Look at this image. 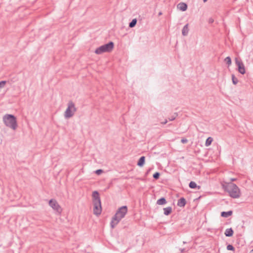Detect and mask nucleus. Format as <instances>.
<instances>
[{
	"mask_svg": "<svg viewBox=\"0 0 253 253\" xmlns=\"http://www.w3.org/2000/svg\"><path fill=\"white\" fill-rule=\"evenodd\" d=\"M236 180V178H227L225 174L222 178V182L226 184V185L222 184V188L228 193L230 197L233 199H238L242 195L240 188L236 184L232 182Z\"/></svg>",
	"mask_w": 253,
	"mask_h": 253,
	"instance_id": "f257e3e1",
	"label": "nucleus"
},
{
	"mask_svg": "<svg viewBox=\"0 0 253 253\" xmlns=\"http://www.w3.org/2000/svg\"><path fill=\"white\" fill-rule=\"evenodd\" d=\"M127 211V208L126 206H122L118 210L111 222V226L112 228H114L119 221L125 216Z\"/></svg>",
	"mask_w": 253,
	"mask_h": 253,
	"instance_id": "f03ea898",
	"label": "nucleus"
},
{
	"mask_svg": "<svg viewBox=\"0 0 253 253\" xmlns=\"http://www.w3.org/2000/svg\"><path fill=\"white\" fill-rule=\"evenodd\" d=\"M92 196L93 205V213L98 216L101 214L102 211L101 200L99 193L97 191H94L92 192Z\"/></svg>",
	"mask_w": 253,
	"mask_h": 253,
	"instance_id": "7ed1b4c3",
	"label": "nucleus"
},
{
	"mask_svg": "<svg viewBox=\"0 0 253 253\" xmlns=\"http://www.w3.org/2000/svg\"><path fill=\"white\" fill-rule=\"evenodd\" d=\"M2 120L6 126L14 130L17 128L18 126L17 120L13 115L6 114L3 116Z\"/></svg>",
	"mask_w": 253,
	"mask_h": 253,
	"instance_id": "20e7f679",
	"label": "nucleus"
},
{
	"mask_svg": "<svg viewBox=\"0 0 253 253\" xmlns=\"http://www.w3.org/2000/svg\"><path fill=\"white\" fill-rule=\"evenodd\" d=\"M114 47V42H110L97 48L95 50V53L97 54H101L104 52H110L113 50Z\"/></svg>",
	"mask_w": 253,
	"mask_h": 253,
	"instance_id": "39448f33",
	"label": "nucleus"
},
{
	"mask_svg": "<svg viewBox=\"0 0 253 253\" xmlns=\"http://www.w3.org/2000/svg\"><path fill=\"white\" fill-rule=\"evenodd\" d=\"M77 108L75 103L72 101H69L68 103V107L64 113V117L66 119L71 118L76 112Z\"/></svg>",
	"mask_w": 253,
	"mask_h": 253,
	"instance_id": "423d86ee",
	"label": "nucleus"
},
{
	"mask_svg": "<svg viewBox=\"0 0 253 253\" xmlns=\"http://www.w3.org/2000/svg\"><path fill=\"white\" fill-rule=\"evenodd\" d=\"M49 205L58 213H60L62 212L61 207L55 199H52L50 200Z\"/></svg>",
	"mask_w": 253,
	"mask_h": 253,
	"instance_id": "0eeeda50",
	"label": "nucleus"
},
{
	"mask_svg": "<svg viewBox=\"0 0 253 253\" xmlns=\"http://www.w3.org/2000/svg\"><path fill=\"white\" fill-rule=\"evenodd\" d=\"M235 62L238 66V72L243 75L245 74L246 69L242 61H238L237 59H236Z\"/></svg>",
	"mask_w": 253,
	"mask_h": 253,
	"instance_id": "6e6552de",
	"label": "nucleus"
},
{
	"mask_svg": "<svg viewBox=\"0 0 253 253\" xmlns=\"http://www.w3.org/2000/svg\"><path fill=\"white\" fill-rule=\"evenodd\" d=\"M177 7V8L179 9V10L182 11H184L187 8V5L184 2H180L179 4H178Z\"/></svg>",
	"mask_w": 253,
	"mask_h": 253,
	"instance_id": "1a4fd4ad",
	"label": "nucleus"
},
{
	"mask_svg": "<svg viewBox=\"0 0 253 253\" xmlns=\"http://www.w3.org/2000/svg\"><path fill=\"white\" fill-rule=\"evenodd\" d=\"M186 201L184 198H180L177 202V206L180 207H183L186 205Z\"/></svg>",
	"mask_w": 253,
	"mask_h": 253,
	"instance_id": "9d476101",
	"label": "nucleus"
},
{
	"mask_svg": "<svg viewBox=\"0 0 253 253\" xmlns=\"http://www.w3.org/2000/svg\"><path fill=\"white\" fill-rule=\"evenodd\" d=\"M233 233L234 231L232 228L226 229L224 232V234L226 237H231L233 236Z\"/></svg>",
	"mask_w": 253,
	"mask_h": 253,
	"instance_id": "9b49d317",
	"label": "nucleus"
},
{
	"mask_svg": "<svg viewBox=\"0 0 253 253\" xmlns=\"http://www.w3.org/2000/svg\"><path fill=\"white\" fill-rule=\"evenodd\" d=\"M189 32L188 24H186L182 30V34L183 36H186Z\"/></svg>",
	"mask_w": 253,
	"mask_h": 253,
	"instance_id": "f8f14e48",
	"label": "nucleus"
},
{
	"mask_svg": "<svg viewBox=\"0 0 253 253\" xmlns=\"http://www.w3.org/2000/svg\"><path fill=\"white\" fill-rule=\"evenodd\" d=\"M145 157L144 156H141L137 162V166L139 167H142L145 163Z\"/></svg>",
	"mask_w": 253,
	"mask_h": 253,
	"instance_id": "ddd939ff",
	"label": "nucleus"
},
{
	"mask_svg": "<svg viewBox=\"0 0 253 253\" xmlns=\"http://www.w3.org/2000/svg\"><path fill=\"white\" fill-rule=\"evenodd\" d=\"M189 186L191 189L197 188L198 189H200L201 188L200 186H198L194 181H191L189 184Z\"/></svg>",
	"mask_w": 253,
	"mask_h": 253,
	"instance_id": "4468645a",
	"label": "nucleus"
},
{
	"mask_svg": "<svg viewBox=\"0 0 253 253\" xmlns=\"http://www.w3.org/2000/svg\"><path fill=\"white\" fill-rule=\"evenodd\" d=\"M172 212V208L169 207L164 209V213L166 215L170 214Z\"/></svg>",
	"mask_w": 253,
	"mask_h": 253,
	"instance_id": "2eb2a0df",
	"label": "nucleus"
},
{
	"mask_svg": "<svg viewBox=\"0 0 253 253\" xmlns=\"http://www.w3.org/2000/svg\"><path fill=\"white\" fill-rule=\"evenodd\" d=\"M167 203V201L164 197H162L157 201V204L159 205H163Z\"/></svg>",
	"mask_w": 253,
	"mask_h": 253,
	"instance_id": "dca6fc26",
	"label": "nucleus"
},
{
	"mask_svg": "<svg viewBox=\"0 0 253 253\" xmlns=\"http://www.w3.org/2000/svg\"><path fill=\"white\" fill-rule=\"evenodd\" d=\"M233 214V211L230 210L228 211H222V217L227 218L231 216Z\"/></svg>",
	"mask_w": 253,
	"mask_h": 253,
	"instance_id": "f3484780",
	"label": "nucleus"
},
{
	"mask_svg": "<svg viewBox=\"0 0 253 253\" xmlns=\"http://www.w3.org/2000/svg\"><path fill=\"white\" fill-rule=\"evenodd\" d=\"M137 23L136 19H133L129 23V27L130 28L134 27Z\"/></svg>",
	"mask_w": 253,
	"mask_h": 253,
	"instance_id": "a211bd4d",
	"label": "nucleus"
},
{
	"mask_svg": "<svg viewBox=\"0 0 253 253\" xmlns=\"http://www.w3.org/2000/svg\"><path fill=\"white\" fill-rule=\"evenodd\" d=\"M212 140H213V139L211 137H208L206 141V143H205L206 146H210L211 144Z\"/></svg>",
	"mask_w": 253,
	"mask_h": 253,
	"instance_id": "6ab92c4d",
	"label": "nucleus"
},
{
	"mask_svg": "<svg viewBox=\"0 0 253 253\" xmlns=\"http://www.w3.org/2000/svg\"><path fill=\"white\" fill-rule=\"evenodd\" d=\"M232 80L233 84L235 85L238 82V80L233 74L232 75Z\"/></svg>",
	"mask_w": 253,
	"mask_h": 253,
	"instance_id": "aec40b11",
	"label": "nucleus"
},
{
	"mask_svg": "<svg viewBox=\"0 0 253 253\" xmlns=\"http://www.w3.org/2000/svg\"><path fill=\"white\" fill-rule=\"evenodd\" d=\"M224 61L226 63V64L229 66L231 64V59L230 57H227L225 58Z\"/></svg>",
	"mask_w": 253,
	"mask_h": 253,
	"instance_id": "412c9836",
	"label": "nucleus"
},
{
	"mask_svg": "<svg viewBox=\"0 0 253 253\" xmlns=\"http://www.w3.org/2000/svg\"><path fill=\"white\" fill-rule=\"evenodd\" d=\"M178 116V114L177 113H174L172 116H171L169 118V121H172L173 120H174L175 119V118L177 117V116Z\"/></svg>",
	"mask_w": 253,
	"mask_h": 253,
	"instance_id": "4be33fe9",
	"label": "nucleus"
},
{
	"mask_svg": "<svg viewBox=\"0 0 253 253\" xmlns=\"http://www.w3.org/2000/svg\"><path fill=\"white\" fill-rule=\"evenodd\" d=\"M160 175V173L158 172H156L155 173H154L153 177L155 179H158L159 178Z\"/></svg>",
	"mask_w": 253,
	"mask_h": 253,
	"instance_id": "5701e85b",
	"label": "nucleus"
},
{
	"mask_svg": "<svg viewBox=\"0 0 253 253\" xmlns=\"http://www.w3.org/2000/svg\"><path fill=\"white\" fill-rule=\"evenodd\" d=\"M227 250H229V251H235L234 247L232 245H230V244L227 246Z\"/></svg>",
	"mask_w": 253,
	"mask_h": 253,
	"instance_id": "b1692460",
	"label": "nucleus"
},
{
	"mask_svg": "<svg viewBox=\"0 0 253 253\" xmlns=\"http://www.w3.org/2000/svg\"><path fill=\"white\" fill-rule=\"evenodd\" d=\"M6 83V81H2L0 82V88H3Z\"/></svg>",
	"mask_w": 253,
	"mask_h": 253,
	"instance_id": "393cba45",
	"label": "nucleus"
},
{
	"mask_svg": "<svg viewBox=\"0 0 253 253\" xmlns=\"http://www.w3.org/2000/svg\"><path fill=\"white\" fill-rule=\"evenodd\" d=\"M6 83V81H2L0 82V88H3Z\"/></svg>",
	"mask_w": 253,
	"mask_h": 253,
	"instance_id": "a878e982",
	"label": "nucleus"
},
{
	"mask_svg": "<svg viewBox=\"0 0 253 253\" xmlns=\"http://www.w3.org/2000/svg\"><path fill=\"white\" fill-rule=\"evenodd\" d=\"M103 170L101 169H97L95 171V173L97 174V175H100L101 174L102 172H103Z\"/></svg>",
	"mask_w": 253,
	"mask_h": 253,
	"instance_id": "bb28decb",
	"label": "nucleus"
},
{
	"mask_svg": "<svg viewBox=\"0 0 253 253\" xmlns=\"http://www.w3.org/2000/svg\"><path fill=\"white\" fill-rule=\"evenodd\" d=\"M187 142H188V140L186 138H182L181 140V142L183 144L186 143H187Z\"/></svg>",
	"mask_w": 253,
	"mask_h": 253,
	"instance_id": "cd10ccee",
	"label": "nucleus"
},
{
	"mask_svg": "<svg viewBox=\"0 0 253 253\" xmlns=\"http://www.w3.org/2000/svg\"><path fill=\"white\" fill-rule=\"evenodd\" d=\"M167 122H168V121H167V119H166V120H165V121H164L163 122H162L161 123H162V124H163V125H165V124H166L167 123Z\"/></svg>",
	"mask_w": 253,
	"mask_h": 253,
	"instance_id": "c85d7f7f",
	"label": "nucleus"
},
{
	"mask_svg": "<svg viewBox=\"0 0 253 253\" xmlns=\"http://www.w3.org/2000/svg\"><path fill=\"white\" fill-rule=\"evenodd\" d=\"M162 14V13L161 12H160L158 14L159 16H160Z\"/></svg>",
	"mask_w": 253,
	"mask_h": 253,
	"instance_id": "c756f323",
	"label": "nucleus"
},
{
	"mask_svg": "<svg viewBox=\"0 0 253 253\" xmlns=\"http://www.w3.org/2000/svg\"><path fill=\"white\" fill-rule=\"evenodd\" d=\"M213 21V20L212 19H210V23H212Z\"/></svg>",
	"mask_w": 253,
	"mask_h": 253,
	"instance_id": "7c9ffc66",
	"label": "nucleus"
},
{
	"mask_svg": "<svg viewBox=\"0 0 253 253\" xmlns=\"http://www.w3.org/2000/svg\"><path fill=\"white\" fill-rule=\"evenodd\" d=\"M184 251H185V250H184V249H182V250H181V252L182 253H183V252H184Z\"/></svg>",
	"mask_w": 253,
	"mask_h": 253,
	"instance_id": "2f4dec72",
	"label": "nucleus"
},
{
	"mask_svg": "<svg viewBox=\"0 0 253 253\" xmlns=\"http://www.w3.org/2000/svg\"><path fill=\"white\" fill-rule=\"evenodd\" d=\"M251 253H253V249L251 251Z\"/></svg>",
	"mask_w": 253,
	"mask_h": 253,
	"instance_id": "473e14b6",
	"label": "nucleus"
},
{
	"mask_svg": "<svg viewBox=\"0 0 253 253\" xmlns=\"http://www.w3.org/2000/svg\"><path fill=\"white\" fill-rule=\"evenodd\" d=\"M208 0H203L204 2H206Z\"/></svg>",
	"mask_w": 253,
	"mask_h": 253,
	"instance_id": "72a5a7b5",
	"label": "nucleus"
}]
</instances>
